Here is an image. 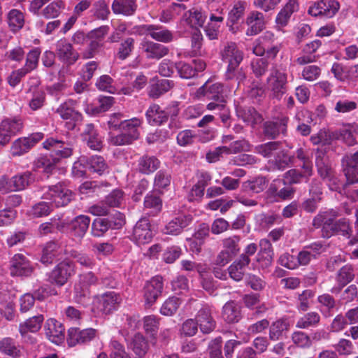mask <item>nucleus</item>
Masks as SVG:
<instances>
[{
	"label": "nucleus",
	"mask_w": 358,
	"mask_h": 358,
	"mask_svg": "<svg viewBox=\"0 0 358 358\" xmlns=\"http://www.w3.org/2000/svg\"><path fill=\"white\" fill-rule=\"evenodd\" d=\"M98 282V277L92 271L80 273L73 287L75 302L83 306H87L91 299L90 287L97 285Z\"/></svg>",
	"instance_id": "1"
},
{
	"label": "nucleus",
	"mask_w": 358,
	"mask_h": 358,
	"mask_svg": "<svg viewBox=\"0 0 358 358\" xmlns=\"http://www.w3.org/2000/svg\"><path fill=\"white\" fill-rule=\"evenodd\" d=\"M141 120L138 118L125 120L121 122L120 134L110 135L109 143L114 146H122L131 144L140 136L139 127Z\"/></svg>",
	"instance_id": "2"
},
{
	"label": "nucleus",
	"mask_w": 358,
	"mask_h": 358,
	"mask_svg": "<svg viewBox=\"0 0 358 358\" xmlns=\"http://www.w3.org/2000/svg\"><path fill=\"white\" fill-rule=\"evenodd\" d=\"M315 166L318 175L327 183L331 191H338L340 184L335 175L334 168L326 154V150L317 149Z\"/></svg>",
	"instance_id": "3"
},
{
	"label": "nucleus",
	"mask_w": 358,
	"mask_h": 358,
	"mask_svg": "<svg viewBox=\"0 0 358 358\" xmlns=\"http://www.w3.org/2000/svg\"><path fill=\"white\" fill-rule=\"evenodd\" d=\"M73 198L71 190L68 189L64 182L48 186L44 189L42 199L49 201L53 207H62L68 205Z\"/></svg>",
	"instance_id": "4"
},
{
	"label": "nucleus",
	"mask_w": 358,
	"mask_h": 358,
	"mask_svg": "<svg viewBox=\"0 0 358 358\" xmlns=\"http://www.w3.org/2000/svg\"><path fill=\"white\" fill-rule=\"evenodd\" d=\"M267 83L273 98L280 100L287 92V75L282 64L273 66Z\"/></svg>",
	"instance_id": "5"
},
{
	"label": "nucleus",
	"mask_w": 358,
	"mask_h": 358,
	"mask_svg": "<svg viewBox=\"0 0 358 358\" xmlns=\"http://www.w3.org/2000/svg\"><path fill=\"white\" fill-rule=\"evenodd\" d=\"M338 215V210L333 208L321 211L313 218V225L315 228L322 227V236L329 238L333 236L332 228Z\"/></svg>",
	"instance_id": "6"
},
{
	"label": "nucleus",
	"mask_w": 358,
	"mask_h": 358,
	"mask_svg": "<svg viewBox=\"0 0 358 358\" xmlns=\"http://www.w3.org/2000/svg\"><path fill=\"white\" fill-rule=\"evenodd\" d=\"M55 54L58 59L66 66L73 65L80 58V54L66 38L55 43Z\"/></svg>",
	"instance_id": "7"
},
{
	"label": "nucleus",
	"mask_w": 358,
	"mask_h": 358,
	"mask_svg": "<svg viewBox=\"0 0 358 358\" xmlns=\"http://www.w3.org/2000/svg\"><path fill=\"white\" fill-rule=\"evenodd\" d=\"M74 105L75 101L70 99L60 104L56 110V113L66 121L65 126L69 130H73L83 119L82 114L74 109Z\"/></svg>",
	"instance_id": "8"
},
{
	"label": "nucleus",
	"mask_w": 358,
	"mask_h": 358,
	"mask_svg": "<svg viewBox=\"0 0 358 358\" xmlns=\"http://www.w3.org/2000/svg\"><path fill=\"white\" fill-rule=\"evenodd\" d=\"M23 127L20 118H6L0 123V147L6 146L11 138L20 132Z\"/></svg>",
	"instance_id": "9"
},
{
	"label": "nucleus",
	"mask_w": 358,
	"mask_h": 358,
	"mask_svg": "<svg viewBox=\"0 0 358 358\" xmlns=\"http://www.w3.org/2000/svg\"><path fill=\"white\" fill-rule=\"evenodd\" d=\"M44 321V316L41 314L27 319L19 324V332L22 339L29 343H35L36 340L29 333L38 331Z\"/></svg>",
	"instance_id": "10"
},
{
	"label": "nucleus",
	"mask_w": 358,
	"mask_h": 358,
	"mask_svg": "<svg viewBox=\"0 0 358 358\" xmlns=\"http://www.w3.org/2000/svg\"><path fill=\"white\" fill-rule=\"evenodd\" d=\"M339 8V3L336 0H320L309 7L308 13L314 17L331 18Z\"/></svg>",
	"instance_id": "11"
},
{
	"label": "nucleus",
	"mask_w": 358,
	"mask_h": 358,
	"mask_svg": "<svg viewBox=\"0 0 358 358\" xmlns=\"http://www.w3.org/2000/svg\"><path fill=\"white\" fill-rule=\"evenodd\" d=\"M44 135L41 132L33 133L27 137L16 139L12 143L10 152L13 156H21L28 152L41 141Z\"/></svg>",
	"instance_id": "12"
},
{
	"label": "nucleus",
	"mask_w": 358,
	"mask_h": 358,
	"mask_svg": "<svg viewBox=\"0 0 358 358\" xmlns=\"http://www.w3.org/2000/svg\"><path fill=\"white\" fill-rule=\"evenodd\" d=\"M131 236L132 240L138 245L151 242L154 233L151 229L150 220L147 217H143L136 223Z\"/></svg>",
	"instance_id": "13"
},
{
	"label": "nucleus",
	"mask_w": 358,
	"mask_h": 358,
	"mask_svg": "<svg viewBox=\"0 0 358 358\" xmlns=\"http://www.w3.org/2000/svg\"><path fill=\"white\" fill-rule=\"evenodd\" d=\"M164 288L163 278L156 275L148 281L143 287V298L145 304L151 306L161 296Z\"/></svg>",
	"instance_id": "14"
},
{
	"label": "nucleus",
	"mask_w": 358,
	"mask_h": 358,
	"mask_svg": "<svg viewBox=\"0 0 358 358\" xmlns=\"http://www.w3.org/2000/svg\"><path fill=\"white\" fill-rule=\"evenodd\" d=\"M220 55L222 61L227 64V67L240 66L243 59V52L234 42H227L223 44Z\"/></svg>",
	"instance_id": "15"
},
{
	"label": "nucleus",
	"mask_w": 358,
	"mask_h": 358,
	"mask_svg": "<svg viewBox=\"0 0 358 358\" xmlns=\"http://www.w3.org/2000/svg\"><path fill=\"white\" fill-rule=\"evenodd\" d=\"M74 273V265L70 261H63L58 264L50 272L49 280L57 285H64Z\"/></svg>",
	"instance_id": "16"
},
{
	"label": "nucleus",
	"mask_w": 358,
	"mask_h": 358,
	"mask_svg": "<svg viewBox=\"0 0 358 358\" xmlns=\"http://www.w3.org/2000/svg\"><path fill=\"white\" fill-rule=\"evenodd\" d=\"M10 273L16 276H29L34 271V266L25 255L15 254L10 259Z\"/></svg>",
	"instance_id": "17"
},
{
	"label": "nucleus",
	"mask_w": 358,
	"mask_h": 358,
	"mask_svg": "<svg viewBox=\"0 0 358 358\" xmlns=\"http://www.w3.org/2000/svg\"><path fill=\"white\" fill-rule=\"evenodd\" d=\"M140 48L148 59L159 60L169 52V49L165 45L146 39L141 41Z\"/></svg>",
	"instance_id": "18"
},
{
	"label": "nucleus",
	"mask_w": 358,
	"mask_h": 358,
	"mask_svg": "<svg viewBox=\"0 0 358 358\" xmlns=\"http://www.w3.org/2000/svg\"><path fill=\"white\" fill-rule=\"evenodd\" d=\"M222 92L223 85L219 82H215L214 78H209L202 86L197 89L195 97L200 99L202 96H206L209 99L217 101Z\"/></svg>",
	"instance_id": "19"
},
{
	"label": "nucleus",
	"mask_w": 358,
	"mask_h": 358,
	"mask_svg": "<svg viewBox=\"0 0 358 358\" xmlns=\"http://www.w3.org/2000/svg\"><path fill=\"white\" fill-rule=\"evenodd\" d=\"M289 118L287 116H282L276 121H267L264 123L263 133L266 137L271 139L276 138L280 134H285L287 132Z\"/></svg>",
	"instance_id": "20"
},
{
	"label": "nucleus",
	"mask_w": 358,
	"mask_h": 358,
	"mask_svg": "<svg viewBox=\"0 0 358 358\" xmlns=\"http://www.w3.org/2000/svg\"><path fill=\"white\" fill-rule=\"evenodd\" d=\"M96 336V330L92 328L80 330L78 328L72 327L68 330L67 342L69 346H75L77 344H83L92 341Z\"/></svg>",
	"instance_id": "21"
},
{
	"label": "nucleus",
	"mask_w": 358,
	"mask_h": 358,
	"mask_svg": "<svg viewBox=\"0 0 358 358\" xmlns=\"http://www.w3.org/2000/svg\"><path fill=\"white\" fill-rule=\"evenodd\" d=\"M46 337L52 343L59 344L64 339V327L62 324L53 318L47 320L44 326Z\"/></svg>",
	"instance_id": "22"
},
{
	"label": "nucleus",
	"mask_w": 358,
	"mask_h": 358,
	"mask_svg": "<svg viewBox=\"0 0 358 358\" xmlns=\"http://www.w3.org/2000/svg\"><path fill=\"white\" fill-rule=\"evenodd\" d=\"M141 30L152 39L162 43H168L174 38L173 34L170 30L161 26L144 24L141 27Z\"/></svg>",
	"instance_id": "23"
},
{
	"label": "nucleus",
	"mask_w": 358,
	"mask_h": 358,
	"mask_svg": "<svg viewBox=\"0 0 358 358\" xmlns=\"http://www.w3.org/2000/svg\"><path fill=\"white\" fill-rule=\"evenodd\" d=\"M90 222V217L87 215H80L76 216L70 224L71 236L80 241L87 231Z\"/></svg>",
	"instance_id": "24"
},
{
	"label": "nucleus",
	"mask_w": 358,
	"mask_h": 358,
	"mask_svg": "<svg viewBox=\"0 0 358 358\" xmlns=\"http://www.w3.org/2000/svg\"><path fill=\"white\" fill-rule=\"evenodd\" d=\"M121 301V297L114 292H108L98 298V308L105 314L116 310Z\"/></svg>",
	"instance_id": "25"
},
{
	"label": "nucleus",
	"mask_w": 358,
	"mask_h": 358,
	"mask_svg": "<svg viewBox=\"0 0 358 358\" xmlns=\"http://www.w3.org/2000/svg\"><path fill=\"white\" fill-rule=\"evenodd\" d=\"M294 160V156L290 155L287 150L282 148L274 158L268 159L266 166L267 170L270 171H283L292 164Z\"/></svg>",
	"instance_id": "26"
},
{
	"label": "nucleus",
	"mask_w": 358,
	"mask_h": 358,
	"mask_svg": "<svg viewBox=\"0 0 358 358\" xmlns=\"http://www.w3.org/2000/svg\"><path fill=\"white\" fill-rule=\"evenodd\" d=\"M245 23L248 26L245 33L246 35H257L264 29L265 19L264 14L256 10L252 11L248 15Z\"/></svg>",
	"instance_id": "27"
},
{
	"label": "nucleus",
	"mask_w": 358,
	"mask_h": 358,
	"mask_svg": "<svg viewBox=\"0 0 358 358\" xmlns=\"http://www.w3.org/2000/svg\"><path fill=\"white\" fill-rule=\"evenodd\" d=\"M268 182L265 176H258L242 182L241 190L250 195L259 194L266 188Z\"/></svg>",
	"instance_id": "28"
},
{
	"label": "nucleus",
	"mask_w": 358,
	"mask_h": 358,
	"mask_svg": "<svg viewBox=\"0 0 358 358\" xmlns=\"http://www.w3.org/2000/svg\"><path fill=\"white\" fill-rule=\"evenodd\" d=\"M196 321L203 334H209L215 327V322L211 315V310L203 306L196 315Z\"/></svg>",
	"instance_id": "29"
},
{
	"label": "nucleus",
	"mask_w": 358,
	"mask_h": 358,
	"mask_svg": "<svg viewBox=\"0 0 358 358\" xmlns=\"http://www.w3.org/2000/svg\"><path fill=\"white\" fill-rule=\"evenodd\" d=\"M355 276V270L352 265L346 264L341 267L336 275L338 286L331 288V293H339L346 285L354 280Z\"/></svg>",
	"instance_id": "30"
},
{
	"label": "nucleus",
	"mask_w": 358,
	"mask_h": 358,
	"mask_svg": "<svg viewBox=\"0 0 358 358\" xmlns=\"http://www.w3.org/2000/svg\"><path fill=\"white\" fill-rule=\"evenodd\" d=\"M192 217L189 215H180L170 221L165 226L163 231L166 234L178 235L192 222Z\"/></svg>",
	"instance_id": "31"
},
{
	"label": "nucleus",
	"mask_w": 358,
	"mask_h": 358,
	"mask_svg": "<svg viewBox=\"0 0 358 358\" xmlns=\"http://www.w3.org/2000/svg\"><path fill=\"white\" fill-rule=\"evenodd\" d=\"M129 349L134 352L135 358H144L149 350V343L141 334H136L129 344Z\"/></svg>",
	"instance_id": "32"
},
{
	"label": "nucleus",
	"mask_w": 358,
	"mask_h": 358,
	"mask_svg": "<svg viewBox=\"0 0 358 358\" xmlns=\"http://www.w3.org/2000/svg\"><path fill=\"white\" fill-rule=\"evenodd\" d=\"M83 139L88 147L94 150H99L102 148V141L92 124H87L82 134Z\"/></svg>",
	"instance_id": "33"
},
{
	"label": "nucleus",
	"mask_w": 358,
	"mask_h": 358,
	"mask_svg": "<svg viewBox=\"0 0 358 358\" xmlns=\"http://www.w3.org/2000/svg\"><path fill=\"white\" fill-rule=\"evenodd\" d=\"M289 322L285 318H280L268 326V338L272 341L282 339L284 334L289 329Z\"/></svg>",
	"instance_id": "34"
},
{
	"label": "nucleus",
	"mask_w": 358,
	"mask_h": 358,
	"mask_svg": "<svg viewBox=\"0 0 358 358\" xmlns=\"http://www.w3.org/2000/svg\"><path fill=\"white\" fill-rule=\"evenodd\" d=\"M145 115L148 122L154 126L163 124L169 118V113L157 104L151 105L147 110Z\"/></svg>",
	"instance_id": "35"
},
{
	"label": "nucleus",
	"mask_w": 358,
	"mask_h": 358,
	"mask_svg": "<svg viewBox=\"0 0 358 358\" xmlns=\"http://www.w3.org/2000/svg\"><path fill=\"white\" fill-rule=\"evenodd\" d=\"M62 247L55 242H48L43 247L41 262L44 264H52L55 259L61 258Z\"/></svg>",
	"instance_id": "36"
},
{
	"label": "nucleus",
	"mask_w": 358,
	"mask_h": 358,
	"mask_svg": "<svg viewBox=\"0 0 358 358\" xmlns=\"http://www.w3.org/2000/svg\"><path fill=\"white\" fill-rule=\"evenodd\" d=\"M111 8L116 15H133L136 9V0H114Z\"/></svg>",
	"instance_id": "37"
},
{
	"label": "nucleus",
	"mask_w": 358,
	"mask_h": 358,
	"mask_svg": "<svg viewBox=\"0 0 358 358\" xmlns=\"http://www.w3.org/2000/svg\"><path fill=\"white\" fill-rule=\"evenodd\" d=\"M80 161L86 164L91 171L100 176L105 173L108 170V165L101 156L94 155L90 157L82 156L80 157Z\"/></svg>",
	"instance_id": "38"
},
{
	"label": "nucleus",
	"mask_w": 358,
	"mask_h": 358,
	"mask_svg": "<svg viewBox=\"0 0 358 358\" xmlns=\"http://www.w3.org/2000/svg\"><path fill=\"white\" fill-rule=\"evenodd\" d=\"M35 180V176L31 171L17 173L11 178L14 192L23 191Z\"/></svg>",
	"instance_id": "39"
},
{
	"label": "nucleus",
	"mask_w": 358,
	"mask_h": 358,
	"mask_svg": "<svg viewBox=\"0 0 358 358\" xmlns=\"http://www.w3.org/2000/svg\"><path fill=\"white\" fill-rule=\"evenodd\" d=\"M222 317L227 323H236L241 318V309L235 301H229L222 307Z\"/></svg>",
	"instance_id": "40"
},
{
	"label": "nucleus",
	"mask_w": 358,
	"mask_h": 358,
	"mask_svg": "<svg viewBox=\"0 0 358 358\" xmlns=\"http://www.w3.org/2000/svg\"><path fill=\"white\" fill-rule=\"evenodd\" d=\"M250 262V258L245 257L244 256L239 257L228 268L230 277L236 281L241 280L245 274V268L249 265Z\"/></svg>",
	"instance_id": "41"
},
{
	"label": "nucleus",
	"mask_w": 358,
	"mask_h": 358,
	"mask_svg": "<svg viewBox=\"0 0 358 358\" xmlns=\"http://www.w3.org/2000/svg\"><path fill=\"white\" fill-rule=\"evenodd\" d=\"M282 149V143L280 141H270L255 147V152L265 158H274Z\"/></svg>",
	"instance_id": "42"
},
{
	"label": "nucleus",
	"mask_w": 358,
	"mask_h": 358,
	"mask_svg": "<svg viewBox=\"0 0 358 358\" xmlns=\"http://www.w3.org/2000/svg\"><path fill=\"white\" fill-rule=\"evenodd\" d=\"M160 166L159 160L154 156L143 155L138 162V169L143 174H150Z\"/></svg>",
	"instance_id": "43"
},
{
	"label": "nucleus",
	"mask_w": 358,
	"mask_h": 358,
	"mask_svg": "<svg viewBox=\"0 0 358 358\" xmlns=\"http://www.w3.org/2000/svg\"><path fill=\"white\" fill-rule=\"evenodd\" d=\"M338 138L339 135L337 131L320 129L317 134L312 135L310 140L313 145H326L331 144L334 141Z\"/></svg>",
	"instance_id": "44"
},
{
	"label": "nucleus",
	"mask_w": 358,
	"mask_h": 358,
	"mask_svg": "<svg viewBox=\"0 0 358 358\" xmlns=\"http://www.w3.org/2000/svg\"><path fill=\"white\" fill-rule=\"evenodd\" d=\"M320 315L318 313L310 311L299 317L296 323V327L301 329L316 327L320 322Z\"/></svg>",
	"instance_id": "45"
},
{
	"label": "nucleus",
	"mask_w": 358,
	"mask_h": 358,
	"mask_svg": "<svg viewBox=\"0 0 358 358\" xmlns=\"http://www.w3.org/2000/svg\"><path fill=\"white\" fill-rule=\"evenodd\" d=\"M162 208V201L155 193H150L146 195L144 200V209L148 210L147 214L150 216L157 215Z\"/></svg>",
	"instance_id": "46"
},
{
	"label": "nucleus",
	"mask_w": 358,
	"mask_h": 358,
	"mask_svg": "<svg viewBox=\"0 0 358 358\" xmlns=\"http://www.w3.org/2000/svg\"><path fill=\"white\" fill-rule=\"evenodd\" d=\"M182 20L189 27L195 28L196 30L199 27H201L203 25L206 16L203 15L201 10L193 8L184 14Z\"/></svg>",
	"instance_id": "47"
},
{
	"label": "nucleus",
	"mask_w": 358,
	"mask_h": 358,
	"mask_svg": "<svg viewBox=\"0 0 358 358\" xmlns=\"http://www.w3.org/2000/svg\"><path fill=\"white\" fill-rule=\"evenodd\" d=\"M238 116L248 124L252 127L259 124L262 121V115L252 107L241 109L238 111Z\"/></svg>",
	"instance_id": "48"
},
{
	"label": "nucleus",
	"mask_w": 358,
	"mask_h": 358,
	"mask_svg": "<svg viewBox=\"0 0 358 358\" xmlns=\"http://www.w3.org/2000/svg\"><path fill=\"white\" fill-rule=\"evenodd\" d=\"M113 228V222L108 218H96L92 223L91 234L94 237L103 236Z\"/></svg>",
	"instance_id": "49"
},
{
	"label": "nucleus",
	"mask_w": 358,
	"mask_h": 358,
	"mask_svg": "<svg viewBox=\"0 0 358 358\" xmlns=\"http://www.w3.org/2000/svg\"><path fill=\"white\" fill-rule=\"evenodd\" d=\"M0 352L12 358L20 357V350L15 344L14 339L10 337H6L0 341Z\"/></svg>",
	"instance_id": "50"
},
{
	"label": "nucleus",
	"mask_w": 358,
	"mask_h": 358,
	"mask_svg": "<svg viewBox=\"0 0 358 358\" xmlns=\"http://www.w3.org/2000/svg\"><path fill=\"white\" fill-rule=\"evenodd\" d=\"M7 18L8 26L13 32L20 30L24 24V14L19 10H10L8 13Z\"/></svg>",
	"instance_id": "51"
},
{
	"label": "nucleus",
	"mask_w": 358,
	"mask_h": 358,
	"mask_svg": "<svg viewBox=\"0 0 358 358\" xmlns=\"http://www.w3.org/2000/svg\"><path fill=\"white\" fill-rule=\"evenodd\" d=\"M92 15L99 20H107L110 14L108 3L105 0H99L92 5Z\"/></svg>",
	"instance_id": "52"
},
{
	"label": "nucleus",
	"mask_w": 358,
	"mask_h": 358,
	"mask_svg": "<svg viewBox=\"0 0 358 358\" xmlns=\"http://www.w3.org/2000/svg\"><path fill=\"white\" fill-rule=\"evenodd\" d=\"M52 206L46 201H41L34 205L28 211V215L33 218L45 217L52 211Z\"/></svg>",
	"instance_id": "53"
},
{
	"label": "nucleus",
	"mask_w": 358,
	"mask_h": 358,
	"mask_svg": "<svg viewBox=\"0 0 358 358\" xmlns=\"http://www.w3.org/2000/svg\"><path fill=\"white\" fill-rule=\"evenodd\" d=\"M171 88V81L166 79L158 80L151 85L148 94L153 99H157Z\"/></svg>",
	"instance_id": "54"
},
{
	"label": "nucleus",
	"mask_w": 358,
	"mask_h": 358,
	"mask_svg": "<svg viewBox=\"0 0 358 358\" xmlns=\"http://www.w3.org/2000/svg\"><path fill=\"white\" fill-rule=\"evenodd\" d=\"M225 78L227 80H236L238 85H240L245 80L246 74L242 67H239V66H232L227 67Z\"/></svg>",
	"instance_id": "55"
},
{
	"label": "nucleus",
	"mask_w": 358,
	"mask_h": 358,
	"mask_svg": "<svg viewBox=\"0 0 358 358\" xmlns=\"http://www.w3.org/2000/svg\"><path fill=\"white\" fill-rule=\"evenodd\" d=\"M259 296L257 294H248L243 296V302L245 307L250 309L256 308V314L264 313L266 310L264 306H259Z\"/></svg>",
	"instance_id": "56"
},
{
	"label": "nucleus",
	"mask_w": 358,
	"mask_h": 358,
	"mask_svg": "<svg viewBox=\"0 0 358 358\" xmlns=\"http://www.w3.org/2000/svg\"><path fill=\"white\" fill-rule=\"evenodd\" d=\"M332 229L333 236L341 234L346 238H350L352 234V228L346 218H341L336 221Z\"/></svg>",
	"instance_id": "57"
},
{
	"label": "nucleus",
	"mask_w": 358,
	"mask_h": 358,
	"mask_svg": "<svg viewBox=\"0 0 358 358\" xmlns=\"http://www.w3.org/2000/svg\"><path fill=\"white\" fill-rule=\"evenodd\" d=\"M180 305V301L178 298L169 297L163 303L160 313L165 316H172L177 312Z\"/></svg>",
	"instance_id": "58"
},
{
	"label": "nucleus",
	"mask_w": 358,
	"mask_h": 358,
	"mask_svg": "<svg viewBox=\"0 0 358 358\" xmlns=\"http://www.w3.org/2000/svg\"><path fill=\"white\" fill-rule=\"evenodd\" d=\"M331 72L337 80L343 83H350L349 67L341 63L335 62L331 66Z\"/></svg>",
	"instance_id": "59"
},
{
	"label": "nucleus",
	"mask_w": 358,
	"mask_h": 358,
	"mask_svg": "<svg viewBox=\"0 0 358 358\" xmlns=\"http://www.w3.org/2000/svg\"><path fill=\"white\" fill-rule=\"evenodd\" d=\"M40 55L41 51L38 48H34L30 50L27 55L25 64L22 68L27 73L36 69L38 64Z\"/></svg>",
	"instance_id": "60"
},
{
	"label": "nucleus",
	"mask_w": 358,
	"mask_h": 358,
	"mask_svg": "<svg viewBox=\"0 0 358 358\" xmlns=\"http://www.w3.org/2000/svg\"><path fill=\"white\" fill-rule=\"evenodd\" d=\"M240 237L238 236H233L222 240L224 250L229 253L232 257L236 255L239 252Z\"/></svg>",
	"instance_id": "61"
},
{
	"label": "nucleus",
	"mask_w": 358,
	"mask_h": 358,
	"mask_svg": "<svg viewBox=\"0 0 358 358\" xmlns=\"http://www.w3.org/2000/svg\"><path fill=\"white\" fill-rule=\"evenodd\" d=\"M134 39L129 37L125 38L120 44L117 51V57L122 60L127 59L134 49Z\"/></svg>",
	"instance_id": "62"
},
{
	"label": "nucleus",
	"mask_w": 358,
	"mask_h": 358,
	"mask_svg": "<svg viewBox=\"0 0 358 358\" xmlns=\"http://www.w3.org/2000/svg\"><path fill=\"white\" fill-rule=\"evenodd\" d=\"M172 290L177 294H184L189 289V280L185 275H178L171 281Z\"/></svg>",
	"instance_id": "63"
},
{
	"label": "nucleus",
	"mask_w": 358,
	"mask_h": 358,
	"mask_svg": "<svg viewBox=\"0 0 358 358\" xmlns=\"http://www.w3.org/2000/svg\"><path fill=\"white\" fill-rule=\"evenodd\" d=\"M109 348L111 358H131L130 355L126 352L124 345L115 339H111Z\"/></svg>",
	"instance_id": "64"
}]
</instances>
